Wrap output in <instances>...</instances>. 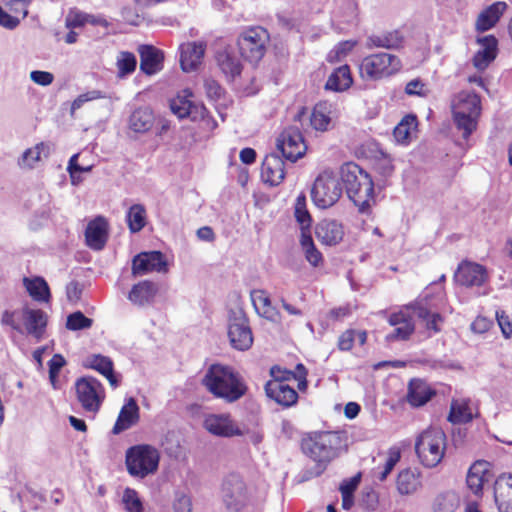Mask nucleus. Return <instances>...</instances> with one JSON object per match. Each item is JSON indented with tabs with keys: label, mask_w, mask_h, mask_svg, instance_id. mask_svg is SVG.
Returning <instances> with one entry per match:
<instances>
[{
	"label": "nucleus",
	"mask_w": 512,
	"mask_h": 512,
	"mask_svg": "<svg viewBox=\"0 0 512 512\" xmlns=\"http://www.w3.org/2000/svg\"><path fill=\"white\" fill-rule=\"evenodd\" d=\"M355 45L356 42L351 40L340 42L338 45L335 46L333 50L329 52L327 57L328 61H340L353 50Z\"/></svg>",
	"instance_id": "52"
},
{
	"label": "nucleus",
	"mask_w": 512,
	"mask_h": 512,
	"mask_svg": "<svg viewBox=\"0 0 512 512\" xmlns=\"http://www.w3.org/2000/svg\"><path fill=\"white\" fill-rule=\"evenodd\" d=\"M139 420V406L134 398H129L122 406L112 433L118 435L135 425Z\"/></svg>",
	"instance_id": "26"
},
{
	"label": "nucleus",
	"mask_w": 512,
	"mask_h": 512,
	"mask_svg": "<svg viewBox=\"0 0 512 512\" xmlns=\"http://www.w3.org/2000/svg\"><path fill=\"white\" fill-rule=\"evenodd\" d=\"M342 195V186L333 172L324 171L315 179L311 189V197L314 204L326 209L333 206Z\"/></svg>",
	"instance_id": "8"
},
{
	"label": "nucleus",
	"mask_w": 512,
	"mask_h": 512,
	"mask_svg": "<svg viewBox=\"0 0 512 512\" xmlns=\"http://www.w3.org/2000/svg\"><path fill=\"white\" fill-rule=\"evenodd\" d=\"M66 364L64 357L61 354H55L48 362L49 378L53 381L58 377L60 370Z\"/></svg>",
	"instance_id": "58"
},
{
	"label": "nucleus",
	"mask_w": 512,
	"mask_h": 512,
	"mask_svg": "<svg viewBox=\"0 0 512 512\" xmlns=\"http://www.w3.org/2000/svg\"><path fill=\"white\" fill-rule=\"evenodd\" d=\"M452 115L456 128L468 139L476 130L481 115V99L470 91L459 92L452 100Z\"/></svg>",
	"instance_id": "3"
},
{
	"label": "nucleus",
	"mask_w": 512,
	"mask_h": 512,
	"mask_svg": "<svg viewBox=\"0 0 512 512\" xmlns=\"http://www.w3.org/2000/svg\"><path fill=\"white\" fill-rule=\"evenodd\" d=\"M137 65L136 57L130 52H121L117 58L118 76L125 77L134 72Z\"/></svg>",
	"instance_id": "48"
},
{
	"label": "nucleus",
	"mask_w": 512,
	"mask_h": 512,
	"mask_svg": "<svg viewBox=\"0 0 512 512\" xmlns=\"http://www.w3.org/2000/svg\"><path fill=\"white\" fill-rule=\"evenodd\" d=\"M455 277L461 285L469 287L483 285L488 276L484 266L472 262H463L459 265Z\"/></svg>",
	"instance_id": "18"
},
{
	"label": "nucleus",
	"mask_w": 512,
	"mask_h": 512,
	"mask_svg": "<svg viewBox=\"0 0 512 512\" xmlns=\"http://www.w3.org/2000/svg\"><path fill=\"white\" fill-rule=\"evenodd\" d=\"M353 83L351 72L348 65L338 67L329 76L325 88L336 92L348 89Z\"/></svg>",
	"instance_id": "36"
},
{
	"label": "nucleus",
	"mask_w": 512,
	"mask_h": 512,
	"mask_svg": "<svg viewBox=\"0 0 512 512\" xmlns=\"http://www.w3.org/2000/svg\"><path fill=\"white\" fill-rule=\"evenodd\" d=\"M339 438L331 432H315L304 438L301 443L305 455L316 462V475L319 476L337 455Z\"/></svg>",
	"instance_id": "4"
},
{
	"label": "nucleus",
	"mask_w": 512,
	"mask_h": 512,
	"mask_svg": "<svg viewBox=\"0 0 512 512\" xmlns=\"http://www.w3.org/2000/svg\"><path fill=\"white\" fill-rule=\"evenodd\" d=\"M269 34L266 29L256 26L241 33L238 38V47L241 56L252 64L258 63L266 52Z\"/></svg>",
	"instance_id": "10"
},
{
	"label": "nucleus",
	"mask_w": 512,
	"mask_h": 512,
	"mask_svg": "<svg viewBox=\"0 0 512 512\" xmlns=\"http://www.w3.org/2000/svg\"><path fill=\"white\" fill-rule=\"evenodd\" d=\"M408 308L412 309L414 315L425 323L428 330L440 331L438 324L442 322V316L429 307L426 298L417 300L415 303L410 304Z\"/></svg>",
	"instance_id": "29"
},
{
	"label": "nucleus",
	"mask_w": 512,
	"mask_h": 512,
	"mask_svg": "<svg viewBox=\"0 0 512 512\" xmlns=\"http://www.w3.org/2000/svg\"><path fill=\"white\" fill-rule=\"evenodd\" d=\"M325 110L326 108L322 105H317L314 107L310 117V123L315 130L326 131L328 129L331 118Z\"/></svg>",
	"instance_id": "46"
},
{
	"label": "nucleus",
	"mask_w": 512,
	"mask_h": 512,
	"mask_svg": "<svg viewBox=\"0 0 512 512\" xmlns=\"http://www.w3.org/2000/svg\"><path fill=\"white\" fill-rule=\"evenodd\" d=\"M203 426L210 434L217 437L232 438L244 435V430L227 413L207 415Z\"/></svg>",
	"instance_id": "14"
},
{
	"label": "nucleus",
	"mask_w": 512,
	"mask_h": 512,
	"mask_svg": "<svg viewBox=\"0 0 512 512\" xmlns=\"http://www.w3.org/2000/svg\"><path fill=\"white\" fill-rule=\"evenodd\" d=\"M448 421L452 424H464L472 421L473 414L466 400H452Z\"/></svg>",
	"instance_id": "38"
},
{
	"label": "nucleus",
	"mask_w": 512,
	"mask_h": 512,
	"mask_svg": "<svg viewBox=\"0 0 512 512\" xmlns=\"http://www.w3.org/2000/svg\"><path fill=\"white\" fill-rule=\"evenodd\" d=\"M101 92L98 90H92L84 94H80L71 104V114L82 107V105L88 101L96 100L101 98Z\"/></svg>",
	"instance_id": "56"
},
{
	"label": "nucleus",
	"mask_w": 512,
	"mask_h": 512,
	"mask_svg": "<svg viewBox=\"0 0 512 512\" xmlns=\"http://www.w3.org/2000/svg\"><path fill=\"white\" fill-rule=\"evenodd\" d=\"M494 498L499 512L512 510V475L503 474L494 483Z\"/></svg>",
	"instance_id": "24"
},
{
	"label": "nucleus",
	"mask_w": 512,
	"mask_h": 512,
	"mask_svg": "<svg viewBox=\"0 0 512 512\" xmlns=\"http://www.w3.org/2000/svg\"><path fill=\"white\" fill-rule=\"evenodd\" d=\"M417 127V118L414 115L405 116L401 122L394 128L393 134L398 142L407 140L412 132Z\"/></svg>",
	"instance_id": "42"
},
{
	"label": "nucleus",
	"mask_w": 512,
	"mask_h": 512,
	"mask_svg": "<svg viewBox=\"0 0 512 512\" xmlns=\"http://www.w3.org/2000/svg\"><path fill=\"white\" fill-rule=\"evenodd\" d=\"M170 109L179 119L189 118L192 121L206 120L208 113L203 104L180 95L170 101Z\"/></svg>",
	"instance_id": "17"
},
{
	"label": "nucleus",
	"mask_w": 512,
	"mask_h": 512,
	"mask_svg": "<svg viewBox=\"0 0 512 512\" xmlns=\"http://www.w3.org/2000/svg\"><path fill=\"white\" fill-rule=\"evenodd\" d=\"M140 69L147 75H153L162 68L163 56L160 50L151 45H142L139 48Z\"/></svg>",
	"instance_id": "30"
},
{
	"label": "nucleus",
	"mask_w": 512,
	"mask_h": 512,
	"mask_svg": "<svg viewBox=\"0 0 512 512\" xmlns=\"http://www.w3.org/2000/svg\"><path fill=\"white\" fill-rule=\"evenodd\" d=\"M496 318L504 337L510 338L512 336V324L509 321L508 317L502 311L501 313H496Z\"/></svg>",
	"instance_id": "64"
},
{
	"label": "nucleus",
	"mask_w": 512,
	"mask_h": 512,
	"mask_svg": "<svg viewBox=\"0 0 512 512\" xmlns=\"http://www.w3.org/2000/svg\"><path fill=\"white\" fill-rule=\"evenodd\" d=\"M404 36L399 30L385 31L368 36L366 48L399 49L402 47Z\"/></svg>",
	"instance_id": "28"
},
{
	"label": "nucleus",
	"mask_w": 512,
	"mask_h": 512,
	"mask_svg": "<svg viewBox=\"0 0 512 512\" xmlns=\"http://www.w3.org/2000/svg\"><path fill=\"white\" fill-rule=\"evenodd\" d=\"M159 462V451L149 444L131 446L125 453L126 469L134 478L144 479L154 474L158 470Z\"/></svg>",
	"instance_id": "5"
},
{
	"label": "nucleus",
	"mask_w": 512,
	"mask_h": 512,
	"mask_svg": "<svg viewBox=\"0 0 512 512\" xmlns=\"http://www.w3.org/2000/svg\"><path fill=\"white\" fill-rule=\"evenodd\" d=\"M228 337L233 348L245 351L253 344L248 318L242 308L229 311Z\"/></svg>",
	"instance_id": "11"
},
{
	"label": "nucleus",
	"mask_w": 512,
	"mask_h": 512,
	"mask_svg": "<svg viewBox=\"0 0 512 512\" xmlns=\"http://www.w3.org/2000/svg\"><path fill=\"white\" fill-rule=\"evenodd\" d=\"M77 399L86 412L97 413L105 398L104 388L94 377H82L75 383Z\"/></svg>",
	"instance_id": "12"
},
{
	"label": "nucleus",
	"mask_w": 512,
	"mask_h": 512,
	"mask_svg": "<svg viewBox=\"0 0 512 512\" xmlns=\"http://www.w3.org/2000/svg\"><path fill=\"white\" fill-rule=\"evenodd\" d=\"M457 505L458 501L454 493H444L436 497L433 510L434 512H454Z\"/></svg>",
	"instance_id": "45"
},
{
	"label": "nucleus",
	"mask_w": 512,
	"mask_h": 512,
	"mask_svg": "<svg viewBox=\"0 0 512 512\" xmlns=\"http://www.w3.org/2000/svg\"><path fill=\"white\" fill-rule=\"evenodd\" d=\"M86 244L93 250H102L108 239V223L98 216L90 221L85 230Z\"/></svg>",
	"instance_id": "20"
},
{
	"label": "nucleus",
	"mask_w": 512,
	"mask_h": 512,
	"mask_svg": "<svg viewBox=\"0 0 512 512\" xmlns=\"http://www.w3.org/2000/svg\"><path fill=\"white\" fill-rule=\"evenodd\" d=\"M277 149L283 158L296 162L302 158L307 150L304 138L296 127H288L277 138Z\"/></svg>",
	"instance_id": "13"
},
{
	"label": "nucleus",
	"mask_w": 512,
	"mask_h": 512,
	"mask_svg": "<svg viewBox=\"0 0 512 512\" xmlns=\"http://www.w3.org/2000/svg\"><path fill=\"white\" fill-rule=\"evenodd\" d=\"M400 460V451L396 449H390L389 455L385 461L383 469L377 474V478L380 481H384L387 476L391 473L397 462Z\"/></svg>",
	"instance_id": "54"
},
{
	"label": "nucleus",
	"mask_w": 512,
	"mask_h": 512,
	"mask_svg": "<svg viewBox=\"0 0 512 512\" xmlns=\"http://www.w3.org/2000/svg\"><path fill=\"white\" fill-rule=\"evenodd\" d=\"M24 286L29 295L39 302H48L50 299V289L47 282L41 277L33 279L24 278Z\"/></svg>",
	"instance_id": "37"
},
{
	"label": "nucleus",
	"mask_w": 512,
	"mask_h": 512,
	"mask_svg": "<svg viewBox=\"0 0 512 512\" xmlns=\"http://www.w3.org/2000/svg\"><path fill=\"white\" fill-rule=\"evenodd\" d=\"M421 486L419 475L407 469L399 473L397 478V490L401 495H409L416 492Z\"/></svg>",
	"instance_id": "39"
},
{
	"label": "nucleus",
	"mask_w": 512,
	"mask_h": 512,
	"mask_svg": "<svg viewBox=\"0 0 512 512\" xmlns=\"http://www.w3.org/2000/svg\"><path fill=\"white\" fill-rule=\"evenodd\" d=\"M316 236L325 245L333 246L338 244L344 236L341 223L332 219H324L316 226Z\"/></svg>",
	"instance_id": "25"
},
{
	"label": "nucleus",
	"mask_w": 512,
	"mask_h": 512,
	"mask_svg": "<svg viewBox=\"0 0 512 512\" xmlns=\"http://www.w3.org/2000/svg\"><path fill=\"white\" fill-rule=\"evenodd\" d=\"M147 213L142 204L132 205L126 214V222L131 233L140 232L146 225Z\"/></svg>",
	"instance_id": "40"
},
{
	"label": "nucleus",
	"mask_w": 512,
	"mask_h": 512,
	"mask_svg": "<svg viewBox=\"0 0 512 512\" xmlns=\"http://www.w3.org/2000/svg\"><path fill=\"white\" fill-rule=\"evenodd\" d=\"M267 397L283 407H291L298 401V393L288 384H280L277 381H268L265 385Z\"/></svg>",
	"instance_id": "22"
},
{
	"label": "nucleus",
	"mask_w": 512,
	"mask_h": 512,
	"mask_svg": "<svg viewBox=\"0 0 512 512\" xmlns=\"http://www.w3.org/2000/svg\"><path fill=\"white\" fill-rule=\"evenodd\" d=\"M435 395V391L421 379H412L408 385L407 401L414 407L426 404Z\"/></svg>",
	"instance_id": "31"
},
{
	"label": "nucleus",
	"mask_w": 512,
	"mask_h": 512,
	"mask_svg": "<svg viewBox=\"0 0 512 512\" xmlns=\"http://www.w3.org/2000/svg\"><path fill=\"white\" fill-rule=\"evenodd\" d=\"M154 115L151 109L140 107L135 109L128 119V127L135 133H146L154 124Z\"/></svg>",
	"instance_id": "32"
},
{
	"label": "nucleus",
	"mask_w": 512,
	"mask_h": 512,
	"mask_svg": "<svg viewBox=\"0 0 512 512\" xmlns=\"http://www.w3.org/2000/svg\"><path fill=\"white\" fill-rule=\"evenodd\" d=\"M18 313H20V312L16 311V310L15 311L5 310L1 316V324L10 326L13 330H15L19 333H23L22 325L15 320V316Z\"/></svg>",
	"instance_id": "60"
},
{
	"label": "nucleus",
	"mask_w": 512,
	"mask_h": 512,
	"mask_svg": "<svg viewBox=\"0 0 512 512\" xmlns=\"http://www.w3.org/2000/svg\"><path fill=\"white\" fill-rule=\"evenodd\" d=\"M346 193L361 213H366L374 202V183L371 176L354 162H347L340 169Z\"/></svg>",
	"instance_id": "2"
},
{
	"label": "nucleus",
	"mask_w": 512,
	"mask_h": 512,
	"mask_svg": "<svg viewBox=\"0 0 512 512\" xmlns=\"http://www.w3.org/2000/svg\"><path fill=\"white\" fill-rule=\"evenodd\" d=\"M93 320L86 317L81 311H76L68 315L66 328L71 331L84 330L92 326Z\"/></svg>",
	"instance_id": "49"
},
{
	"label": "nucleus",
	"mask_w": 512,
	"mask_h": 512,
	"mask_svg": "<svg viewBox=\"0 0 512 512\" xmlns=\"http://www.w3.org/2000/svg\"><path fill=\"white\" fill-rule=\"evenodd\" d=\"M301 246L304 250L306 260L314 267L319 266L323 257L320 251L315 247L309 231L308 233H302Z\"/></svg>",
	"instance_id": "41"
},
{
	"label": "nucleus",
	"mask_w": 512,
	"mask_h": 512,
	"mask_svg": "<svg viewBox=\"0 0 512 512\" xmlns=\"http://www.w3.org/2000/svg\"><path fill=\"white\" fill-rule=\"evenodd\" d=\"M217 64L229 80H233L236 76H239L242 70V65L239 59L227 50L220 51L216 56Z\"/></svg>",
	"instance_id": "35"
},
{
	"label": "nucleus",
	"mask_w": 512,
	"mask_h": 512,
	"mask_svg": "<svg viewBox=\"0 0 512 512\" xmlns=\"http://www.w3.org/2000/svg\"><path fill=\"white\" fill-rule=\"evenodd\" d=\"M157 293L156 285L151 281L135 284L128 294V299L135 305L144 306L153 301Z\"/></svg>",
	"instance_id": "34"
},
{
	"label": "nucleus",
	"mask_w": 512,
	"mask_h": 512,
	"mask_svg": "<svg viewBox=\"0 0 512 512\" xmlns=\"http://www.w3.org/2000/svg\"><path fill=\"white\" fill-rule=\"evenodd\" d=\"M295 218L301 226L302 233H307L306 230H309L312 218L306 208V198L304 195H300L296 199Z\"/></svg>",
	"instance_id": "43"
},
{
	"label": "nucleus",
	"mask_w": 512,
	"mask_h": 512,
	"mask_svg": "<svg viewBox=\"0 0 512 512\" xmlns=\"http://www.w3.org/2000/svg\"><path fill=\"white\" fill-rule=\"evenodd\" d=\"M262 178L272 186L279 185L285 178V164L278 154H268L261 169Z\"/></svg>",
	"instance_id": "21"
},
{
	"label": "nucleus",
	"mask_w": 512,
	"mask_h": 512,
	"mask_svg": "<svg viewBox=\"0 0 512 512\" xmlns=\"http://www.w3.org/2000/svg\"><path fill=\"white\" fill-rule=\"evenodd\" d=\"M361 502L366 509L375 510L378 505V495L372 489L367 490L363 493Z\"/></svg>",
	"instance_id": "63"
},
{
	"label": "nucleus",
	"mask_w": 512,
	"mask_h": 512,
	"mask_svg": "<svg viewBox=\"0 0 512 512\" xmlns=\"http://www.w3.org/2000/svg\"><path fill=\"white\" fill-rule=\"evenodd\" d=\"M204 42H188L180 46V65L183 71L191 72L197 69L204 56Z\"/></svg>",
	"instance_id": "19"
},
{
	"label": "nucleus",
	"mask_w": 512,
	"mask_h": 512,
	"mask_svg": "<svg viewBox=\"0 0 512 512\" xmlns=\"http://www.w3.org/2000/svg\"><path fill=\"white\" fill-rule=\"evenodd\" d=\"M393 332L386 336L387 341L408 340L415 330L414 323L394 326Z\"/></svg>",
	"instance_id": "53"
},
{
	"label": "nucleus",
	"mask_w": 512,
	"mask_h": 512,
	"mask_svg": "<svg viewBox=\"0 0 512 512\" xmlns=\"http://www.w3.org/2000/svg\"><path fill=\"white\" fill-rule=\"evenodd\" d=\"M220 497L230 512H240L249 501L247 485L237 473L228 474L221 483Z\"/></svg>",
	"instance_id": "9"
},
{
	"label": "nucleus",
	"mask_w": 512,
	"mask_h": 512,
	"mask_svg": "<svg viewBox=\"0 0 512 512\" xmlns=\"http://www.w3.org/2000/svg\"><path fill=\"white\" fill-rule=\"evenodd\" d=\"M89 14L77 8L70 9L65 18V26L68 29L81 28L88 23Z\"/></svg>",
	"instance_id": "51"
},
{
	"label": "nucleus",
	"mask_w": 512,
	"mask_h": 512,
	"mask_svg": "<svg viewBox=\"0 0 512 512\" xmlns=\"http://www.w3.org/2000/svg\"><path fill=\"white\" fill-rule=\"evenodd\" d=\"M30 79L41 86H48L52 84L54 75L47 71L34 70L30 73Z\"/></svg>",
	"instance_id": "61"
},
{
	"label": "nucleus",
	"mask_w": 512,
	"mask_h": 512,
	"mask_svg": "<svg viewBox=\"0 0 512 512\" xmlns=\"http://www.w3.org/2000/svg\"><path fill=\"white\" fill-rule=\"evenodd\" d=\"M173 509L175 512H192L191 498L184 492H176L173 501Z\"/></svg>",
	"instance_id": "55"
},
{
	"label": "nucleus",
	"mask_w": 512,
	"mask_h": 512,
	"mask_svg": "<svg viewBox=\"0 0 512 512\" xmlns=\"http://www.w3.org/2000/svg\"><path fill=\"white\" fill-rule=\"evenodd\" d=\"M20 316L23 322V331L25 330L28 335L34 337L37 342L41 341L47 326V314L41 309L24 306L20 311Z\"/></svg>",
	"instance_id": "16"
},
{
	"label": "nucleus",
	"mask_w": 512,
	"mask_h": 512,
	"mask_svg": "<svg viewBox=\"0 0 512 512\" xmlns=\"http://www.w3.org/2000/svg\"><path fill=\"white\" fill-rule=\"evenodd\" d=\"M401 66V61L397 56L380 52L364 57L359 69L363 79L379 80L397 73Z\"/></svg>",
	"instance_id": "7"
},
{
	"label": "nucleus",
	"mask_w": 512,
	"mask_h": 512,
	"mask_svg": "<svg viewBox=\"0 0 512 512\" xmlns=\"http://www.w3.org/2000/svg\"><path fill=\"white\" fill-rule=\"evenodd\" d=\"M506 8L507 4L505 2L497 1L484 9L476 19V31L485 32L493 28L500 20Z\"/></svg>",
	"instance_id": "27"
},
{
	"label": "nucleus",
	"mask_w": 512,
	"mask_h": 512,
	"mask_svg": "<svg viewBox=\"0 0 512 512\" xmlns=\"http://www.w3.org/2000/svg\"><path fill=\"white\" fill-rule=\"evenodd\" d=\"M446 435L439 428L423 431L416 440L415 451L420 462L427 468L436 467L444 457Z\"/></svg>",
	"instance_id": "6"
},
{
	"label": "nucleus",
	"mask_w": 512,
	"mask_h": 512,
	"mask_svg": "<svg viewBox=\"0 0 512 512\" xmlns=\"http://www.w3.org/2000/svg\"><path fill=\"white\" fill-rule=\"evenodd\" d=\"M202 382L211 394L227 403L236 402L247 391L242 377L233 368L220 364L211 365Z\"/></svg>",
	"instance_id": "1"
},
{
	"label": "nucleus",
	"mask_w": 512,
	"mask_h": 512,
	"mask_svg": "<svg viewBox=\"0 0 512 512\" xmlns=\"http://www.w3.org/2000/svg\"><path fill=\"white\" fill-rule=\"evenodd\" d=\"M270 374L273 377L272 381L280 382V384H286V381L296 379V374L293 371L282 369L279 366H273L270 369Z\"/></svg>",
	"instance_id": "57"
},
{
	"label": "nucleus",
	"mask_w": 512,
	"mask_h": 512,
	"mask_svg": "<svg viewBox=\"0 0 512 512\" xmlns=\"http://www.w3.org/2000/svg\"><path fill=\"white\" fill-rule=\"evenodd\" d=\"M167 272V261L160 251L141 252L132 260V274L142 276L150 272Z\"/></svg>",
	"instance_id": "15"
},
{
	"label": "nucleus",
	"mask_w": 512,
	"mask_h": 512,
	"mask_svg": "<svg viewBox=\"0 0 512 512\" xmlns=\"http://www.w3.org/2000/svg\"><path fill=\"white\" fill-rule=\"evenodd\" d=\"M481 49L473 57V65L480 71L485 70L497 55V39L493 35L477 39Z\"/></svg>",
	"instance_id": "23"
},
{
	"label": "nucleus",
	"mask_w": 512,
	"mask_h": 512,
	"mask_svg": "<svg viewBox=\"0 0 512 512\" xmlns=\"http://www.w3.org/2000/svg\"><path fill=\"white\" fill-rule=\"evenodd\" d=\"M44 143H39L36 146L24 151L18 164L22 168H33L35 163L40 160L41 151L44 149Z\"/></svg>",
	"instance_id": "50"
},
{
	"label": "nucleus",
	"mask_w": 512,
	"mask_h": 512,
	"mask_svg": "<svg viewBox=\"0 0 512 512\" xmlns=\"http://www.w3.org/2000/svg\"><path fill=\"white\" fill-rule=\"evenodd\" d=\"M122 503L126 512H143V503L138 492L132 488H126L123 492Z\"/></svg>",
	"instance_id": "47"
},
{
	"label": "nucleus",
	"mask_w": 512,
	"mask_h": 512,
	"mask_svg": "<svg viewBox=\"0 0 512 512\" xmlns=\"http://www.w3.org/2000/svg\"><path fill=\"white\" fill-rule=\"evenodd\" d=\"M488 465L486 461H476L468 471L466 482L469 489L476 495L482 491L484 482L488 480Z\"/></svg>",
	"instance_id": "33"
},
{
	"label": "nucleus",
	"mask_w": 512,
	"mask_h": 512,
	"mask_svg": "<svg viewBox=\"0 0 512 512\" xmlns=\"http://www.w3.org/2000/svg\"><path fill=\"white\" fill-rule=\"evenodd\" d=\"M20 23V19L16 16L8 14L0 7V26L6 29H15Z\"/></svg>",
	"instance_id": "62"
},
{
	"label": "nucleus",
	"mask_w": 512,
	"mask_h": 512,
	"mask_svg": "<svg viewBox=\"0 0 512 512\" xmlns=\"http://www.w3.org/2000/svg\"><path fill=\"white\" fill-rule=\"evenodd\" d=\"M204 88L207 96L215 101L219 100L224 93V90L220 84L213 79H206L204 82Z\"/></svg>",
	"instance_id": "59"
},
{
	"label": "nucleus",
	"mask_w": 512,
	"mask_h": 512,
	"mask_svg": "<svg viewBox=\"0 0 512 512\" xmlns=\"http://www.w3.org/2000/svg\"><path fill=\"white\" fill-rule=\"evenodd\" d=\"M85 366L96 370L104 376L112 372L113 362L109 357L98 354L89 356L85 361Z\"/></svg>",
	"instance_id": "44"
}]
</instances>
